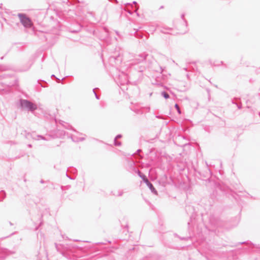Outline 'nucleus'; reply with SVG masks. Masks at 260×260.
Masks as SVG:
<instances>
[{"label": "nucleus", "mask_w": 260, "mask_h": 260, "mask_svg": "<svg viewBox=\"0 0 260 260\" xmlns=\"http://www.w3.org/2000/svg\"><path fill=\"white\" fill-rule=\"evenodd\" d=\"M123 194V192L122 190L118 191V196H122Z\"/></svg>", "instance_id": "nucleus-23"}, {"label": "nucleus", "mask_w": 260, "mask_h": 260, "mask_svg": "<svg viewBox=\"0 0 260 260\" xmlns=\"http://www.w3.org/2000/svg\"><path fill=\"white\" fill-rule=\"evenodd\" d=\"M138 174L139 176L143 179V181H144L145 179H147L146 176L145 175L142 174L139 170L138 171Z\"/></svg>", "instance_id": "nucleus-15"}, {"label": "nucleus", "mask_w": 260, "mask_h": 260, "mask_svg": "<svg viewBox=\"0 0 260 260\" xmlns=\"http://www.w3.org/2000/svg\"><path fill=\"white\" fill-rule=\"evenodd\" d=\"M25 137L26 138H29V137H31L32 139H33L34 140H38L39 138H40L42 140H43L45 141H49L51 138V137L50 136H49V137L48 138V137H44L42 135L35 136L34 134H31V133H28L26 134Z\"/></svg>", "instance_id": "nucleus-4"}, {"label": "nucleus", "mask_w": 260, "mask_h": 260, "mask_svg": "<svg viewBox=\"0 0 260 260\" xmlns=\"http://www.w3.org/2000/svg\"><path fill=\"white\" fill-rule=\"evenodd\" d=\"M27 146L29 148H31L32 147V145L31 144H28Z\"/></svg>", "instance_id": "nucleus-27"}, {"label": "nucleus", "mask_w": 260, "mask_h": 260, "mask_svg": "<svg viewBox=\"0 0 260 260\" xmlns=\"http://www.w3.org/2000/svg\"><path fill=\"white\" fill-rule=\"evenodd\" d=\"M72 140L74 142H78L79 141H82L85 140V137H79L77 135H72L71 137Z\"/></svg>", "instance_id": "nucleus-10"}, {"label": "nucleus", "mask_w": 260, "mask_h": 260, "mask_svg": "<svg viewBox=\"0 0 260 260\" xmlns=\"http://www.w3.org/2000/svg\"><path fill=\"white\" fill-rule=\"evenodd\" d=\"M121 137V135L119 134L117 135V136L115 138L114 140H116L117 139L120 138Z\"/></svg>", "instance_id": "nucleus-24"}, {"label": "nucleus", "mask_w": 260, "mask_h": 260, "mask_svg": "<svg viewBox=\"0 0 260 260\" xmlns=\"http://www.w3.org/2000/svg\"><path fill=\"white\" fill-rule=\"evenodd\" d=\"M130 109L137 114H142L143 111L139 107L136 106H132Z\"/></svg>", "instance_id": "nucleus-11"}, {"label": "nucleus", "mask_w": 260, "mask_h": 260, "mask_svg": "<svg viewBox=\"0 0 260 260\" xmlns=\"http://www.w3.org/2000/svg\"><path fill=\"white\" fill-rule=\"evenodd\" d=\"M147 56L148 54L146 52H143L136 56L135 58V60H136V63L143 62L146 59Z\"/></svg>", "instance_id": "nucleus-6"}, {"label": "nucleus", "mask_w": 260, "mask_h": 260, "mask_svg": "<svg viewBox=\"0 0 260 260\" xmlns=\"http://www.w3.org/2000/svg\"><path fill=\"white\" fill-rule=\"evenodd\" d=\"M78 134L79 135H82H82H84V136H85L84 135H83L82 134Z\"/></svg>", "instance_id": "nucleus-32"}, {"label": "nucleus", "mask_w": 260, "mask_h": 260, "mask_svg": "<svg viewBox=\"0 0 260 260\" xmlns=\"http://www.w3.org/2000/svg\"><path fill=\"white\" fill-rule=\"evenodd\" d=\"M116 34H117V35H118V31H116Z\"/></svg>", "instance_id": "nucleus-35"}, {"label": "nucleus", "mask_w": 260, "mask_h": 260, "mask_svg": "<svg viewBox=\"0 0 260 260\" xmlns=\"http://www.w3.org/2000/svg\"><path fill=\"white\" fill-rule=\"evenodd\" d=\"M175 108H176V109L177 110L178 113L179 114H181V110L180 109V108H179V105L177 104H176L175 105Z\"/></svg>", "instance_id": "nucleus-18"}, {"label": "nucleus", "mask_w": 260, "mask_h": 260, "mask_svg": "<svg viewBox=\"0 0 260 260\" xmlns=\"http://www.w3.org/2000/svg\"><path fill=\"white\" fill-rule=\"evenodd\" d=\"M81 27L82 26L80 24H78L77 28L76 29H72L71 28L70 31L73 33L78 32L80 31V30L81 29Z\"/></svg>", "instance_id": "nucleus-12"}, {"label": "nucleus", "mask_w": 260, "mask_h": 260, "mask_svg": "<svg viewBox=\"0 0 260 260\" xmlns=\"http://www.w3.org/2000/svg\"><path fill=\"white\" fill-rule=\"evenodd\" d=\"M18 16L20 19V22L25 28H30L32 26V22L31 19L27 17L25 14L19 13Z\"/></svg>", "instance_id": "nucleus-2"}, {"label": "nucleus", "mask_w": 260, "mask_h": 260, "mask_svg": "<svg viewBox=\"0 0 260 260\" xmlns=\"http://www.w3.org/2000/svg\"><path fill=\"white\" fill-rule=\"evenodd\" d=\"M233 104H236L237 106V107L239 109H241L242 108V105L241 104H237L233 101L232 102Z\"/></svg>", "instance_id": "nucleus-20"}, {"label": "nucleus", "mask_w": 260, "mask_h": 260, "mask_svg": "<svg viewBox=\"0 0 260 260\" xmlns=\"http://www.w3.org/2000/svg\"><path fill=\"white\" fill-rule=\"evenodd\" d=\"M118 79L119 80V84L121 86H124L128 82L127 75L123 73L119 76Z\"/></svg>", "instance_id": "nucleus-5"}, {"label": "nucleus", "mask_w": 260, "mask_h": 260, "mask_svg": "<svg viewBox=\"0 0 260 260\" xmlns=\"http://www.w3.org/2000/svg\"><path fill=\"white\" fill-rule=\"evenodd\" d=\"M184 14L181 15V20L180 24L177 26V29L179 30V33L183 34L188 31L187 21L184 19Z\"/></svg>", "instance_id": "nucleus-3"}, {"label": "nucleus", "mask_w": 260, "mask_h": 260, "mask_svg": "<svg viewBox=\"0 0 260 260\" xmlns=\"http://www.w3.org/2000/svg\"><path fill=\"white\" fill-rule=\"evenodd\" d=\"M0 70L5 71V70H7V68L5 67L0 66Z\"/></svg>", "instance_id": "nucleus-22"}, {"label": "nucleus", "mask_w": 260, "mask_h": 260, "mask_svg": "<svg viewBox=\"0 0 260 260\" xmlns=\"http://www.w3.org/2000/svg\"><path fill=\"white\" fill-rule=\"evenodd\" d=\"M61 254H62L63 256L66 257L69 260H71L70 257V254L68 253V252H62Z\"/></svg>", "instance_id": "nucleus-16"}, {"label": "nucleus", "mask_w": 260, "mask_h": 260, "mask_svg": "<svg viewBox=\"0 0 260 260\" xmlns=\"http://www.w3.org/2000/svg\"><path fill=\"white\" fill-rule=\"evenodd\" d=\"M137 16L139 15L138 13H137Z\"/></svg>", "instance_id": "nucleus-34"}, {"label": "nucleus", "mask_w": 260, "mask_h": 260, "mask_svg": "<svg viewBox=\"0 0 260 260\" xmlns=\"http://www.w3.org/2000/svg\"><path fill=\"white\" fill-rule=\"evenodd\" d=\"M144 182L146 183L147 186L149 188V189H150V190L152 192H153L155 194H157V192L156 190L154 187L153 184L148 180V179L147 178L145 179Z\"/></svg>", "instance_id": "nucleus-7"}, {"label": "nucleus", "mask_w": 260, "mask_h": 260, "mask_svg": "<svg viewBox=\"0 0 260 260\" xmlns=\"http://www.w3.org/2000/svg\"><path fill=\"white\" fill-rule=\"evenodd\" d=\"M134 36L135 37L138 38H142L143 37V35L141 33L138 32V29H134Z\"/></svg>", "instance_id": "nucleus-13"}, {"label": "nucleus", "mask_w": 260, "mask_h": 260, "mask_svg": "<svg viewBox=\"0 0 260 260\" xmlns=\"http://www.w3.org/2000/svg\"><path fill=\"white\" fill-rule=\"evenodd\" d=\"M133 4H135V5H136L137 3V2L136 1H134L133 2Z\"/></svg>", "instance_id": "nucleus-28"}, {"label": "nucleus", "mask_w": 260, "mask_h": 260, "mask_svg": "<svg viewBox=\"0 0 260 260\" xmlns=\"http://www.w3.org/2000/svg\"><path fill=\"white\" fill-rule=\"evenodd\" d=\"M153 70L156 72L162 73L165 71V67L162 68L161 66H159L157 63L153 64Z\"/></svg>", "instance_id": "nucleus-9"}, {"label": "nucleus", "mask_w": 260, "mask_h": 260, "mask_svg": "<svg viewBox=\"0 0 260 260\" xmlns=\"http://www.w3.org/2000/svg\"><path fill=\"white\" fill-rule=\"evenodd\" d=\"M44 182H45V181L42 179L40 181V183H44Z\"/></svg>", "instance_id": "nucleus-26"}, {"label": "nucleus", "mask_w": 260, "mask_h": 260, "mask_svg": "<svg viewBox=\"0 0 260 260\" xmlns=\"http://www.w3.org/2000/svg\"><path fill=\"white\" fill-rule=\"evenodd\" d=\"M19 102L20 106L22 109L27 110L31 112H34L37 109V105L27 100L20 99Z\"/></svg>", "instance_id": "nucleus-1"}, {"label": "nucleus", "mask_w": 260, "mask_h": 260, "mask_svg": "<svg viewBox=\"0 0 260 260\" xmlns=\"http://www.w3.org/2000/svg\"><path fill=\"white\" fill-rule=\"evenodd\" d=\"M66 176L68 178H69L70 179H73L72 178H71L70 176H69V175H68V174L67 173H66Z\"/></svg>", "instance_id": "nucleus-25"}, {"label": "nucleus", "mask_w": 260, "mask_h": 260, "mask_svg": "<svg viewBox=\"0 0 260 260\" xmlns=\"http://www.w3.org/2000/svg\"><path fill=\"white\" fill-rule=\"evenodd\" d=\"M13 253L8 249H0V260H3L6 255Z\"/></svg>", "instance_id": "nucleus-8"}, {"label": "nucleus", "mask_w": 260, "mask_h": 260, "mask_svg": "<svg viewBox=\"0 0 260 260\" xmlns=\"http://www.w3.org/2000/svg\"><path fill=\"white\" fill-rule=\"evenodd\" d=\"M51 77H55V75H52L51 76Z\"/></svg>", "instance_id": "nucleus-33"}, {"label": "nucleus", "mask_w": 260, "mask_h": 260, "mask_svg": "<svg viewBox=\"0 0 260 260\" xmlns=\"http://www.w3.org/2000/svg\"><path fill=\"white\" fill-rule=\"evenodd\" d=\"M6 197V193L4 190L0 191V201H3Z\"/></svg>", "instance_id": "nucleus-14"}, {"label": "nucleus", "mask_w": 260, "mask_h": 260, "mask_svg": "<svg viewBox=\"0 0 260 260\" xmlns=\"http://www.w3.org/2000/svg\"><path fill=\"white\" fill-rule=\"evenodd\" d=\"M95 88L93 89V92L95 95V96L96 98V99L99 100V96L97 95V94L96 93L95 91Z\"/></svg>", "instance_id": "nucleus-21"}, {"label": "nucleus", "mask_w": 260, "mask_h": 260, "mask_svg": "<svg viewBox=\"0 0 260 260\" xmlns=\"http://www.w3.org/2000/svg\"><path fill=\"white\" fill-rule=\"evenodd\" d=\"M114 144L115 146H119L121 145V143L117 141L116 140H114Z\"/></svg>", "instance_id": "nucleus-19"}, {"label": "nucleus", "mask_w": 260, "mask_h": 260, "mask_svg": "<svg viewBox=\"0 0 260 260\" xmlns=\"http://www.w3.org/2000/svg\"><path fill=\"white\" fill-rule=\"evenodd\" d=\"M121 89H122V90H124L125 89V88H124V87L123 88V87H121Z\"/></svg>", "instance_id": "nucleus-30"}, {"label": "nucleus", "mask_w": 260, "mask_h": 260, "mask_svg": "<svg viewBox=\"0 0 260 260\" xmlns=\"http://www.w3.org/2000/svg\"><path fill=\"white\" fill-rule=\"evenodd\" d=\"M183 69L184 70H185V71H187V68H183Z\"/></svg>", "instance_id": "nucleus-29"}, {"label": "nucleus", "mask_w": 260, "mask_h": 260, "mask_svg": "<svg viewBox=\"0 0 260 260\" xmlns=\"http://www.w3.org/2000/svg\"><path fill=\"white\" fill-rule=\"evenodd\" d=\"M161 94L166 99H169L170 97L169 94L166 91H162Z\"/></svg>", "instance_id": "nucleus-17"}, {"label": "nucleus", "mask_w": 260, "mask_h": 260, "mask_svg": "<svg viewBox=\"0 0 260 260\" xmlns=\"http://www.w3.org/2000/svg\"><path fill=\"white\" fill-rule=\"evenodd\" d=\"M138 10V8L137 7L136 10H135V12H137V10Z\"/></svg>", "instance_id": "nucleus-31"}]
</instances>
